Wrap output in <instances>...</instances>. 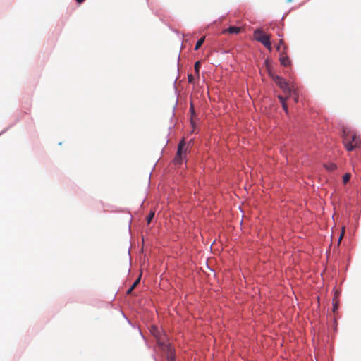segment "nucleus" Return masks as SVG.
Returning <instances> with one entry per match:
<instances>
[{"mask_svg": "<svg viewBox=\"0 0 361 361\" xmlns=\"http://www.w3.org/2000/svg\"><path fill=\"white\" fill-rule=\"evenodd\" d=\"M343 137L344 145L348 151H352L360 146V137L345 128L343 130Z\"/></svg>", "mask_w": 361, "mask_h": 361, "instance_id": "obj_1", "label": "nucleus"}, {"mask_svg": "<svg viewBox=\"0 0 361 361\" xmlns=\"http://www.w3.org/2000/svg\"><path fill=\"white\" fill-rule=\"evenodd\" d=\"M254 38L261 42L269 50L271 49L270 36L264 34L262 30L257 29L254 32Z\"/></svg>", "mask_w": 361, "mask_h": 361, "instance_id": "obj_2", "label": "nucleus"}, {"mask_svg": "<svg viewBox=\"0 0 361 361\" xmlns=\"http://www.w3.org/2000/svg\"><path fill=\"white\" fill-rule=\"evenodd\" d=\"M269 75L271 77L272 80L275 82V83L283 90V92L286 94H290L291 88L288 84V82L281 76L276 75L271 73L270 71L269 72Z\"/></svg>", "mask_w": 361, "mask_h": 361, "instance_id": "obj_3", "label": "nucleus"}, {"mask_svg": "<svg viewBox=\"0 0 361 361\" xmlns=\"http://www.w3.org/2000/svg\"><path fill=\"white\" fill-rule=\"evenodd\" d=\"M185 142L182 140L178 144L177 154L176 158L174 159V163L176 164H181L183 159V155L186 154L187 149H184L185 147Z\"/></svg>", "mask_w": 361, "mask_h": 361, "instance_id": "obj_4", "label": "nucleus"}, {"mask_svg": "<svg viewBox=\"0 0 361 361\" xmlns=\"http://www.w3.org/2000/svg\"><path fill=\"white\" fill-rule=\"evenodd\" d=\"M279 60L281 65L284 66H288L290 65V60L287 55V46H285L283 51L280 52Z\"/></svg>", "mask_w": 361, "mask_h": 361, "instance_id": "obj_5", "label": "nucleus"}, {"mask_svg": "<svg viewBox=\"0 0 361 361\" xmlns=\"http://www.w3.org/2000/svg\"><path fill=\"white\" fill-rule=\"evenodd\" d=\"M241 30V27H235V26H231L228 29H226L223 31V33L228 32L229 34H238Z\"/></svg>", "mask_w": 361, "mask_h": 361, "instance_id": "obj_6", "label": "nucleus"}, {"mask_svg": "<svg viewBox=\"0 0 361 361\" xmlns=\"http://www.w3.org/2000/svg\"><path fill=\"white\" fill-rule=\"evenodd\" d=\"M324 167L329 171H333L337 169V166L334 163L324 164Z\"/></svg>", "mask_w": 361, "mask_h": 361, "instance_id": "obj_7", "label": "nucleus"}, {"mask_svg": "<svg viewBox=\"0 0 361 361\" xmlns=\"http://www.w3.org/2000/svg\"><path fill=\"white\" fill-rule=\"evenodd\" d=\"M151 331H152V334H154V336L157 338L158 342H159L161 345H163V343L161 341V337H160V336H159V331H158L157 328V327H155V326H153V327L152 328V330H151Z\"/></svg>", "mask_w": 361, "mask_h": 361, "instance_id": "obj_8", "label": "nucleus"}, {"mask_svg": "<svg viewBox=\"0 0 361 361\" xmlns=\"http://www.w3.org/2000/svg\"><path fill=\"white\" fill-rule=\"evenodd\" d=\"M168 350H169V353H168L167 357H168L169 361H175V355L173 352V349H172L171 346L169 345Z\"/></svg>", "mask_w": 361, "mask_h": 361, "instance_id": "obj_9", "label": "nucleus"}, {"mask_svg": "<svg viewBox=\"0 0 361 361\" xmlns=\"http://www.w3.org/2000/svg\"><path fill=\"white\" fill-rule=\"evenodd\" d=\"M201 68V63L200 61H196L195 63V66H194V68H195V75L199 78V75H200V69Z\"/></svg>", "mask_w": 361, "mask_h": 361, "instance_id": "obj_10", "label": "nucleus"}, {"mask_svg": "<svg viewBox=\"0 0 361 361\" xmlns=\"http://www.w3.org/2000/svg\"><path fill=\"white\" fill-rule=\"evenodd\" d=\"M286 46L284 43L283 39H280L279 44L276 47V49L278 51L281 52L284 48V47Z\"/></svg>", "mask_w": 361, "mask_h": 361, "instance_id": "obj_11", "label": "nucleus"}, {"mask_svg": "<svg viewBox=\"0 0 361 361\" xmlns=\"http://www.w3.org/2000/svg\"><path fill=\"white\" fill-rule=\"evenodd\" d=\"M204 39H205V37H203L202 38H200L196 43L195 44V50H198L200 47L202 45V44L204 43Z\"/></svg>", "mask_w": 361, "mask_h": 361, "instance_id": "obj_12", "label": "nucleus"}, {"mask_svg": "<svg viewBox=\"0 0 361 361\" xmlns=\"http://www.w3.org/2000/svg\"><path fill=\"white\" fill-rule=\"evenodd\" d=\"M350 177H351V174L350 173H345L343 176V183L346 184L349 181V180L350 179Z\"/></svg>", "mask_w": 361, "mask_h": 361, "instance_id": "obj_13", "label": "nucleus"}, {"mask_svg": "<svg viewBox=\"0 0 361 361\" xmlns=\"http://www.w3.org/2000/svg\"><path fill=\"white\" fill-rule=\"evenodd\" d=\"M154 212H151L149 215L147 216V224H150V222L152 221V219L154 218Z\"/></svg>", "mask_w": 361, "mask_h": 361, "instance_id": "obj_14", "label": "nucleus"}, {"mask_svg": "<svg viewBox=\"0 0 361 361\" xmlns=\"http://www.w3.org/2000/svg\"><path fill=\"white\" fill-rule=\"evenodd\" d=\"M290 94H287V96L286 97H283V96H281V95H279L278 96V98L280 101V102L282 104L283 103H286V99L289 97Z\"/></svg>", "mask_w": 361, "mask_h": 361, "instance_id": "obj_15", "label": "nucleus"}, {"mask_svg": "<svg viewBox=\"0 0 361 361\" xmlns=\"http://www.w3.org/2000/svg\"><path fill=\"white\" fill-rule=\"evenodd\" d=\"M344 234H345V228L343 227L342 231H341L340 236L338 238V245H339L341 243V242L344 236Z\"/></svg>", "mask_w": 361, "mask_h": 361, "instance_id": "obj_16", "label": "nucleus"}, {"mask_svg": "<svg viewBox=\"0 0 361 361\" xmlns=\"http://www.w3.org/2000/svg\"><path fill=\"white\" fill-rule=\"evenodd\" d=\"M188 82L191 84L194 83V76L192 74L188 75Z\"/></svg>", "mask_w": 361, "mask_h": 361, "instance_id": "obj_17", "label": "nucleus"}, {"mask_svg": "<svg viewBox=\"0 0 361 361\" xmlns=\"http://www.w3.org/2000/svg\"><path fill=\"white\" fill-rule=\"evenodd\" d=\"M140 281V276L137 279H136V281L133 283L131 287H133V288H135L139 284Z\"/></svg>", "mask_w": 361, "mask_h": 361, "instance_id": "obj_18", "label": "nucleus"}, {"mask_svg": "<svg viewBox=\"0 0 361 361\" xmlns=\"http://www.w3.org/2000/svg\"><path fill=\"white\" fill-rule=\"evenodd\" d=\"M281 105H282V107H283V110L285 111L286 114H288V106H287L286 102L282 104Z\"/></svg>", "mask_w": 361, "mask_h": 361, "instance_id": "obj_19", "label": "nucleus"}, {"mask_svg": "<svg viewBox=\"0 0 361 361\" xmlns=\"http://www.w3.org/2000/svg\"><path fill=\"white\" fill-rule=\"evenodd\" d=\"M134 289H135V288H133V287H130V288L128 290V291H127V294H128V295L131 294V293L133 292V290Z\"/></svg>", "mask_w": 361, "mask_h": 361, "instance_id": "obj_20", "label": "nucleus"}, {"mask_svg": "<svg viewBox=\"0 0 361 361\" xmlns=\"http://www.w3.org/2000/svg\"><path fill=\"white\" fill-rule=\"evenodd\" d=\"M293 99H294L295 102H298V94L295 92L294 93V98Z\"/></svg>", "mask_w": 361, "mask_h": 361, "instance_id": "obj_21", "label": "nucleus"}, {"mask_svg": "<svg viewBox=\"0 0 361 361\" xmlns=\"http://www.w3.org/2000/svg\"><path fill=\"white\" fill-rule=\"evenodd\" d=\"M337 308V303L336 302L334 305V311H336V309Z\"/></svg>", "mask_w": 361, "mask_h": 361, "instance_id": "obj_22", "label": "nucleus"}, {"mask_svg": "<svg viewBox=\"0 0 361 361\" xmlns=\"http://www.w3.org/2000/svg\"><path fill=\"white\" fill-rule=\"evenodd\" d=\"M78 4L82 3L85 0H75Z\"/></svg>", "mask_w": 361, "mask_h": 361, "instance_id": "obj_23", "label": "nucleus"}, {"mask_svg": "<svg viewBox=\"0 0 361 361\" xmlns=\"http://www.w3.org/2000/svg\"><path fill=\"white\" fill-rule=\"evenodd\" d=\"M190 109H191L192 111L193 110V106L192 105H191V108Z\"/></svg>", "mask_w": 361, "mask_h": 361, "instance_id": "obj_24", "label": "nucleus"}]
</instances>
